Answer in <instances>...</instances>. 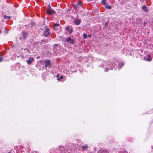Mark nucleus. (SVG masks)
Listing matches in <instances>:
<instances>
[{"label": "nucleus", "instance_id": "32", "mask_svg": "<svg viewBox=\"0 0 153 153\" xmlns=\"http://www.w3.org/2000/svg\"><path fill=\"white\" fill-rule=\"evenodd\" d=\"M144 59H146V58H145V57H144Z\"/></svg>", "mask_w": 153, "mask_h": 153}, {"label": "nucleus", "instance_id": "19", "mask_svg": "<svg viewBox=\"0 0 153 153\" xmlns=\"http://www.w3.org/2000/svg\"><path fill=\"white\" fill-rule=\"evenodd\" d=\"M63 78V76H59V77L57 79V80L58 81H60L61 79H62Z\"/></svg>", "mask_w": 153, "mask_h": 153}, {"label": "nucleus", "instance_id": "1", "mask_svg": "<svg viewBox=\"0 0 153 153\" xmlns=\"http://www.w3.org/2000/svg\"><path fill=\"white\" fill-rule=\"evenodd\" d=\"M46 13L47 14L50 15H52L55 13L54 11L50 7V6H48L46 10Z\"/></svg>", "mask_w": 153, "mask_h": 153}, {"label": "nucleus", "instance_id": "17", "mask_svg": "<svg viewBox=\"0 0 153 153\" xmlns=\"http://www.w3.org/2000/svg\"><path fill=\"white\" fill-rule=\"evenodd\" d=\"M101 4L103 5H105L106 4L105 0H102L101 1Z\"/></svg>", "mask_w": 153, "mask_h": 153}, {"label": "nucleus", "instance_id": "5", "mask_svg": "<svg viewBox=\"0 0 153 153\" xmlns=\"http://www.w3.org/2000/svg\"><path fill=\"white\" fill-rule=\"evenodd\" d=\"M53 29L56 31L59 30L60 29V26L59 24H55L53 26Z\"/></svg>", "mask_w": 153, "mask_h": 153}, {"label": "nucleus", "instance_id": "13", "mask_svg": "<svg viewBox=\"0 0 153 153\" xmlns=\"http://www.w3.org/2000/svg\"><path fill=\"white\" fill-rule=\"evenodd\" d=\"M27 33H23V37L24 39H25L27 37Z\"/></svg>", "mask_w": 153, "mask_h": 153}, {"label": "nucleus", "instance_id": "4", "mask_svg": "<svg viewBox=\"0 0 153 153\" xmlns=\"http://www.w3.org/2000/svg\"><path fill=\"white\" fill-rule=\"evenodd\" d=\"M82 6V3L81 2H79V3L76 4V6H74V9L76 10L77 11L79 7H81Z\"/></svg>", "mask_w": 153, "mask_h": 153}, {"label": "nucleus", "instance_id": "34", "mask_svg": "<svg viewBox=\"0 0 153 153\" xmlns=\"http://www.w3.org/2000/svg\"><path fill=\"white\" fill-rule=\"evenodd\" d=\"M152 148L153 149V147H152Z\"/></svg>", "mask_w": 153, "mask_h": 153}, {"label": "nucleus", "instance_id": "22", "mask_svg": "<svg viewBox=\"0 0 153 153\" xmlns=\"http://www.w3.org/2000/svg\"><path fill=\"white\" fill-rule=\"evenodd\" d=\"M109 70V68H105V72H107V71H108Z\"/></svg>", "mask_w": 153, "mask_h": 153}, {"label": "nucleus", "instance_id": "26", "mask_svg": "<svg viewBox=\"0 0 153 153\" xmlns=\"http://www.w3.org/2000/svg\"><path fill=\"white\" fill-rule=\"evenodd\" d=\"M59 74H57L56 75V77L57 78H58L59 77Z\"/></svg>", "mask_w": 153, "mask_h": 153}, {"label": "nucleus", "instance_id": "18", "mask_svg": "<svg viewBox=\"0 0 153 153\" xmlns=\"http://www.w3.org/2000/svg\"><path fill=\"white\" fill-rule=\"evenodd\" d=\"M105 7L106 9H110L111 8V7L110 5H107L105 6Z\"/></svg>", "mask_w": 153, "mask_h": 153}, {"label": "nucleus", "instance_id": "10", "mask_svg": "<svg viewBox=\"0 0 153 153\" xmlns=\"http://www.w3.org/2000/svg\"><path fill=\"white\" fill-rule=\"evenodd\" d=\"M74 40L72 39H71V38L69 37L68 38V42H70L71 44H73L74 42Z\"/></svg>", "mask_w": 153, "mask_h": 153}, {"label": "nucleus", "instance_id": "28", "mask_svg": "<svg viewBox=\"0 0 153 153\" xmlns=\"http://www.w3.org/2000/svg\"><path fill=\"white\" fill-rule=\"evenodd\" d=\"M91 34H90L88 35V37H91Z\"/></svg>", "mask_w": 153, "mask_h": 153}, {"label": "nucleus", "instance_id": "24", "mask_svg": "<svg viewBox=\"0 0 153 153\" xmlns=\"http://www.w3.org/2000/svg\"><path fill=\"white\" fill-rule=\"evenodd\" d=\"M122 153H128V152L126 150H124L123 151Z\"/></svg>", "mask_w": 153, "mask_h": 153}, {"label": "nucleus", "instance_id": "12", "mask_svg": "<svg viewBox=\"0 0 153 153\" xmlns=\"http://www.w3.org/2000/svg\"><path fill=\"white\" fill-rule=\"evenodd\" d=\"M148 58L146 60L148 61H151L152 60V58L151 57V55L150 54H148Z\"/></svg>", "mask_w": 153, "mask_h": 153}, {"label": "nucleus", "instance_id": "33", "mask_svg": "<svg viewBox=\"0 0 153 153\" xmlns=\"http://www.w3.org/2000/svg\"><path fill=\"white\" fill-rule=\"evenodd\" d=\"M65 40L67 41V39H66Z\"/></svg>", "mask_w": 153, "mask_h": 153}, {"label": "nucleus", "instance_id": "15", "mask_svg": "<svg viewBox=\"0 0 153 153\" xmlns=\"http://www.w3.org/2000/svg\"><path fill=\"white\" fill-rule=\"evenodd\" d=\"M4 18L6 19H9L11 18V17L10 16H7L6 15H5L4 16Z\"/></svg>", "mask_w": 153, "mask_h": 153}, {"label": "nucleus", "instance_id": "9", "mask_svg": "<svg viewBox=\"0 0 153 153\" xmlns=\"http://www.w3.org/2000/svg\"><path fill=\"white\" fill-rule=\"evenodd\" d=\"M142 9L144 10L145 12H147L149 11V9L146 5H144L142 7Z\"/></svg>", "mask_w": 153, "mask_h": 153}, {"label": "nucleus", "instance_id": "16", "mask_svg": "<svg viewBox=\"0 0 153 153\" xmlns=\"http://www.w3.org/2000/svg\"><path fill=\"white\" fill-rule=\"evenodd\" d=\"M69 27H68V33H71L73 31V29L72 28H71V29L69 30Z\"/></svg>", "mask_w": 153, "mask_h": 153}, {"label": "nucleus", "instance_id": "20", "mask_svg": "<svg viewBox=\"0 0 153 153\" xmlns=\"http://www.w3.org/2000/svg\"><path fill=\"white\" fill-rule=\"evenodd\" d=\"M83 38L84 39H86V38H87V35L86 34H85V33H84L83 34Z\"/></svg>", "mask_w": 153, "mask_h": 153}, {"label": "nucleus", "instance_id": "6", "mask_svg": "<svg viewBox=\"0 0 153 153\" xmlns=\"http://www.w3.org/2000/svg\"><path fill=\"white\" fill-rule=\"evenodd\" d=\"M74 22L76 25H78L80 24L81 20L79 19L76 18L74 20Z\"/></svg>", "mask_w": 153, "mask_h": 153}, {"label": "nucleus", "instance_id": "2", "mask_svg": "<svg viewBox=\"0 0 153 153\" xmlns=\"http://www.w3.org/2000/svg\"><path fill=\"white\" fill-rule=\"evenodd\" d=\"M44 36L47 37L49 36L51 34V33L49 32V29L48 28H46L43 32Z\"/></svg>", "mask_w": 153, "mask_h": 153}, {"label": "nucleus", "instance_id": "31", "mask_svg": "<svg viewBox=\"0 0 153 153\" xmlns=\"http://www.w3.org/2000/svg\"><path fill=\"white\" fill-rule=\"evenodd\" d=\"M7 153H11L9 152H8Z\"/></svg>", "mask_w": 153, "mask_h": 153}, {"label": "nucleus", "instance_id": "3", "mask_svg": "<svg viewBox=\"0 0 153 153\" xmlns=\"http://www.w3.org/2000/svg\"><path fill=\"white\" fill-rule=\"evenodd\" d=\"M44 62L45 64V68L51 65V60L48 59L45 60L44 61Z\"/></svg>", "mask_w": 153, "mask_h": 153}, {"label": "nucleus", "instance_id": "35", "mask_svg": "<svg viewBox=\"0 0 153 153\" xmlns=\"http://www.w3.org/2000/svg\"><path fill=\"white\" fill-rule=\"evenodd\" d=\"M152 148L153 149V147H152Z\"/></svg>", "mask_w": 153, "mask_h": 153}, {"label": "nucleus", "instance_id": "8", "mask_svg": "<svg viewBox=\"0 0 153 153\" xmlns=\"http://www.w3.org/2000/svg\"><path fill=\"white\" fill-rule=\"evenodd\" d=\"M34 59L33 57H30L29 58V60H27V64H31L32 61Z\"/></svg>", "mask_w": 153, "mask_h": 153}, {"label": "nucleus", "instance_id": "14", "mask_svg": "<svg viewBox=\"0 0 153 153\" xmlns=\"http://www.w3.org/2000/svg\"><path fill=\"white\" fill-rule=\"evenodd\" d=\"M124 65V63L123 62H121L119 64V67L120 68H121Z\"/></svg>", "mask_w": 153, "mask_h": 153}, {"label": "nucleus", "instance_id": "7", "mask_svg": "<svg viewBox=\"0 0 153 153\" xmlns=\"http://www.w3.org/2000/svg\"><path fill=\"white\" fill-rule=\"evenodd\" d=\"M88 148V146L86 145L81 147L82 150V151H84L86 150Z\"/></svg>", "mask_w": 153, "mask_h": 153}, {"label": "nucleus", "instance_id": "25", "mask_svg": "<svg viewBox=\"0 0 153 153\" xmlns=\"http://www.w3.org/2000/svg\"><path fill=\"white\" fill-rule=\"evenodd\" d=\"M59 46L58 44H55L54 45V48H55L57 46Z\"/></svg>", "mask_w": 153, "mask_h": 153}, {"label": "nucleus", "instance_id": "27", "mask_svg": "<svg viewBox=\"0 0 153 153\" xmlns=\"http://www.w3.org/2000/svg\"><path fill=\"white\" fill-rule=\"evenodd\" d=\"M143 24H144V27H145L146 25V22H144V23H143Z\"/></svg>", "mask_w": 153, "mask_h": 153}, {"label": "nucleus", "instance_id": "23", "mask_svg": "<svg viewBox=\"0 0 153 153\" xmlns=\"http://www.w3.org/2000/svg\"><path fill=\"white\" fill-rule=\"evenodd\" d=\"M34 25V24L32 22H31V23L30 25L32 27H33V26Z\"/></svg>", "mask_w": 153, "mask_h": 153}, {"label": "nucleus", "instance_id": "11", "mask_svg": "<svg viewBox=\"0 0 153 153\" xmlns=\"http://www.w3.org/2000/svg\"><path fill=\"white\" fill-rule=\"evenodd\" d=\"M99 153H108V152L106 150L101 149L99 151Z\"/></svg>", "mask_w": 153, "mask_h": 153}, {"label": "nucleus", "instance_id": "29", "mask_svg": "<svg viewBox=\"0 0 153 153\" xmlns=\"http://www.w3.org/2000/svg\"><path fill=\"white\" fill-rule=\"evenodd\" d=\"M5 32L6 33H7V30H6V29H5Z\"/></svg>", "mask_w": 153, "mask_h": 153}, {"label": "nucleus", "instance_id": "30", "mask_svg": "<svg viewBox=\"0 0 153 153\" xmlns=\"http://www.w3.org/2000/svg\"><path fill=\"white\" fill-rule=\"evenodd\" d=\"M66 30H67V27H66Z\"/></svg>", "mask_w": 153, "mask_h": 153}, {"label": "nucleus", "instance_id": "21", "mask_svg": "<svg viewBox=\"0 0 153 153\" xmlns=\"http://www.w3.org/2000/svg\"><path fill=\"white\" fill-rule=\"evenodd\" d=\"M3 59V56L2 55H0V62H1Z\"/></svg>", "mask_w": 153, "mask_h": 153}]
</instances>
